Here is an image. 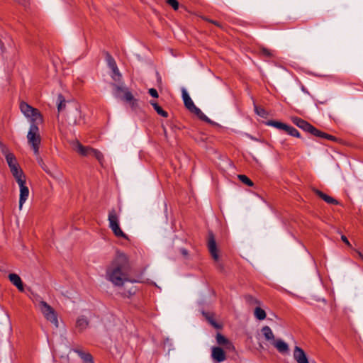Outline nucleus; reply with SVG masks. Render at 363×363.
<instances>
[{
  "instance_id": "nucleus-1",
  "label": "nucleus",
  "mask_w": 363,
  "mask_h": 363,
  "mask_svg": "<svg viewBox=\"0 0 363 363\" xmlns=\"http://www.w3.org/2000/svg\"><path fill=\"white\" fill-rule=\"evenodd\" d=\"M130 265L126 256L121 254L116 257L107 269L108 280L115 286H121L125 281L136 282L128 278Z\"/></svg>"
},
{
  "instance_id": "nucleus-2",
  "label": "nucleus",
  "mask_w": 363,
  "mask_h": 363,
  "mask_svg": "<svg viewBox=\"0 0 363 363\" xmlns=\"http://www.w3.org/2000/svg\"><path fill=\"white\" fill-rule=\"evenodd\" d=\"M106 61L107 63V66L110 69L109 75L111 77V79L115 82L114 84H124V82L122 80V74L117 66L116 60L108 52H106Z\"/></svg>"
},
{
  "instance_id": "nucleus-3",
  "label": "nucleus",
  "mask_w": 363,
  "mask_h": 363,
  "mask_svg": "<svg viewBox=\"0 0 363 363\" xmlns=\"http://www.w3.org/2000/svg\"><path fill=\"white\" fill-rule=\"evenodd\" d=\"M108 220L109 222V228L112 230L114 235L118 238H123L128 240V235L123 233L119 225L118 216L114 208L108 212Z\"/></svg>"
},
{
  "instance_id": "nucleus-4",
  "label": "nucleus",
  "mask_w": 363,
  "mask_h": 363,
  "mask_svg": "<svg viewBox=\"0 0 363 363\" xmlns=\"http://www.w3.org/2000/svg\"><path fill=\"white\" fill-rule=\"evenodd\" d=\"M208 248L209 250V252L213 257V259L217 262V267L220 272L224 271V267L223 264L218 262L219 259V255L218 253V248L215 239V236L212 231L208 232Z\"/></svg>"
},
{
  "instance_id": "nucleus-5",
  "label": "nucleus",
  "mask_w": 363,
  "mask_h": 363,
  "mask_svg": "<svg viewBox=\"0 0 363 363\" xmlns=\"http://www.w3.org/2000/svg\"><path fill=\"white\" fill-rule=\"evenodd\" d=\"M39 307L44 317L56 327H58L57 316L54 308L44 301L39 303Z\"/></svg>"
},
{
  "instance_id": "nucleus-6",
  "label": "nucleus",
  "mask_w": 363,
  "mask_h": 363,
  "mask_svg": "<svg viewBox=\"0 0 363 363\" xmlns=\"http://www.w3.org/2000/svg\"><path fill=\"white\" fill-rule=\"evenodd\" d=\"M111 86L113 87V91L116 96L118 97L121 93H123V98L125 101H131L133 100L134 97L132 93L128 89L125 84H111Z\"/></svg>"
},
{
  "instance_id": "nucleus-7",
  "label": "nucleus",
  "mask_w": 363,
  "mask_h": 363,
  "mask_svg": "<svg viewBox=\"0 0 363 363\" xmlns=\"http://www.w3.org/2000/svg\"><path fill=\"white\" fill-rule=\"evenodd\" d=\"M28 141L30 145H31L34 153L35 155L38 154L39 146L40 144L41 138L39 134H33L31 132H28L27 135Z\"/></svg>"
},
{
  "instance_id": "nucleus-8",
  "label": "nucleus",
  "mask_w": 363,
  "mask_h": 363,
  "mask_svg": "<svg viewBox=\"0 0 363 363\" xmlns=\"http://www.w3.org/2000/svg\"><path fill=\"white\" fill-rule=\"evenodd\" d=\"M211 357L214 362L220 363L226 359V354L221 347H213L211 351Z\"/></svg>"
},
{
  "instance_id": "nucleus-9",
  "label": "nucleus",
  "mask_w": 363,
  "mask_h": 363,
  "mask_svg": "<svg viewBox=\"0 0 363 363\" xmlns=\"http://www.w3.org/2000/svg\"><path fill=\"white\" fill-rule=\"evenodd\" d=\"M294 357L297 363H309L306 354L303 349L296 346L294 351Z\"/></svg>"
},
{
  "instance_id": "nucleus-10",
  "label": "nucleus",
  "mask_w": 363,
  "mask_h": 363,
  "mask_svg": "<svg viewBox=\"0 0 363 363\" xmlns=\"http://www.w3.org/2000/svg\"><path fill=\"white\" fill-rule=\"evenodd\" d=\"M190 112L194 113L196 115V116L202 121H204L208 124H211L213 126H218L219 125L216 123L211 120L208 117H207L202 111L196 106L194 108H193Z\"/></svg>"
},
{
  "instance_id": "nucleus-11",
  "label": "nucleus",
  "mask_w": 363,
  "mask_h": 363,
  "mask_svg": "<svg viewBox=\"0 0 363 363\" xmlns=\"http://www.w3.org/2000/svg\"><path fill=\"white\" fill-rule=\"evenodd\" d=\"M291 121L294 125L298 126L299 128L302 129L303 130L308 133L311 124L309 123L308 121L297 117L294 116L291 118Z\"/></svg>"
},
{
  "instance_id": "nucleus-12",
  "label": "nucleus",
  "mask_w": 363,
  "mask_h": 363,
  "mask_svg": "<svg viewBox=\"0 0 363 363\" xmlns=\"http://www.w3.org/2000/svg\"><path fill=\"white\" fill-rule=\"evenodd\" d=\"M20 187V196H19V209L22 208L23 204L27 200L29 195V189L26 184L19 185Z\"/></svg>"
},
{
  "instance_id": "nucleus-13",
  "label": "nucleus",
  "mask_w": 363,
  "mask_h": 363,
  "mask_svg": "<svg viewBox=\"0 0 363 363\" xmlns=\"http://www.w3.org/2000/svg\"><path fill=\"white\" fill-rule=\"evenodd\" d=\"M182 99H183L184 106L189 111H191L193 108H194L196 107V105L194 104V103L192 101V99H191L189 94H188V92L186 91V90L184 88L182 89Z\"/></svg>"
},
{
  "instance_id": "nucleus-14",
  "label": "nucleus",
  "mask_w": 363,
  "mask_h": 363,
  "mask_svg": "<svg viewBox=\"0 0 363 363\" xmlns=\"http://www.w3.org/2000/svg\"><path fill=\"white\" fill-rule=\"evenodd\" d=\"M73 150L77 152L81 156H87L89 152V147L84 146L79 141H75L72 145Z\"/></svg>"
},
{
  "instance_id": "nucleus-15",
  "label": "nucleus",
  "mask_w": 363,
  "mask_h": 363,
  "mask_svg": "<svg viewBox=\"0 0 363 363\" xmlns=\"http://www.w3.org/2000/svg\"><path fill=\"white\" fill-rule=\"evenodd\" d=\"M9 279L10 281L20 291H24L23 284L21 277L14 273L9 274Z\"/></svg>"
},
{
  "instance_id": "nucleus-16",
  "label": "nucleus",
  "mask_w": 363,
  "mask_h": 363,
  "mask_svg": "<svg viewBox=\"0 0 363 363\" xmlns=\"http://www.w3.org/2000/svg\"><path fill=\"white\" fill-rule=\"evenodd\" d=\"M314 192H315V194L317 196H318L324 201H325L326 203H328L329 204H333V205H337V204H339V202H338L337 200H336L334 198H333V197L325 194V193H323L320 190H318V189H314Z\"/></svg>"
},
{
  "instance_id": "nucleus-17",
  "label": "nucleus",
  "mask_w": 363,
  "mask_h": 363,
  "mask_svg": "<svg viewBox=\"0 0 363 363\" xmlns=\"http://www.w3.org/2000/svg\"><path fill=\"white\" fill-rule=\"evenodd\" d=\"M272 345L281 354L286 353L289 351L288 344L281 339L275 340L272 342Z\"/></svg>"
},
{
  "instance_id": "nucleus-18",
  "label": "nucleus",
  "mask_w": 363,
  "mask_h": 363,
  "mask_svg": "<svg viewBox=\"0 0 363 363\" xmlns=\"http://www.w3.org/2000/svg\"><path fill=\"white\" fill-rule=\"evenodd\" d=\"M216 342L220 345H224L227 349L233 348V345L224 335L220 333L216 335Z\"/></svg>"
},
{
  "instance_id": "nucleus-19",
  "label": "nucleus",
  "mask_w": 363,
  "mask_h": 363,
  "mask_svg": "<svg viewBox=\"0 0 363 363\" xmlns=\"http://www.w3.org/2000/svg\"><path fill=\"white\" fill-rule=\"evenodd\" d=\"M262 333L267 341H270L271 343L275 340L274 335L272 330V329L267 326L265 325L262 328Z\"/></svg>"
},
{
  "instance_id": "nucleus-20",
  "label": "nucleus",
  "mask_w": 363,
  "mask_h": 363,
  "mask_svg": "<svg viewBox=\"0 0 363 363\" xmlns=\"http://www.w3.org/2000/svg\"><path fill=\"white\" fill-rule=\"evenodd\" d=\"M20 108L21 112L26 116L27 118L29 117L30 114L31 113H35V108L32 107L27 103L22 101L20 104Z\"/></svg>"
},
{
  "instance_id": "nucleus-21",
  "label": "nucleus",
  "mask_w": 363,
  "mask_h": 363,
  "mask_svg": "<svg viewBox=\"0 0 363 363\" xmlns=\"http://www.w3.org/2000/svg\"><path fill=\"white\" fill-rule=\"evenodd\" d=\"M73 351L77 353L83 360L84 363H91V354L84 352L82 349H74Z\"/></svg>"
},
{
  "instance_id": "nucleus-22",
  "label": "nucleus",
  "mask_w": 363,
  "mask_h": 363,
  "mask_svg": "<svg viewBox=\"0 0 363 363\" xmlns=\"http://www.w3.org/2000/svg\"><path fill=\"white\" fill-rule=\"evenodd\" d=\"M283 130L291 136L301 138L300 133L294 127L285 123Z\"/></svg>"
},
{
  "instance_id": "nucleus-23",
  "label": "nucleus",
  "mask_w": 363,
  "mask_h": 363,
  "mask_svg": "<svg viewBox=\"0 0 363 363\" xmlns=\"http://www.w3.org/2000/svg\"><path fill=\"white\" fill-rule=\"evenodd\" d=\"M2 152L5 155L6 160L9 167L18 164L16 162V158L13 153L9 152L7 150H4V148L2 149Z\"/></svg>"
},
{
  "instance_id": "nucleus-24",
  "label": "nucleus",
  "mask_w": 363,
  "mask_h": 363,
  "mask_svg": "<svg viewBox=\"0 0 363 363\" xmlns=\"http://www.w3.org/2000/svg\"><path fill=\"white\" fill-rule=\"evenodd\" d=\"M35 113H31L28 118H30V123L37 122L38 123H42L43 122V115L40 111L35 108Z\"/></svg>"
},
{
  "instance_id": "nucleus-25",
  "label": "nucleus",
  "mask_w": 363,
  "mask_h": 363,
  "mask_svg": "<svg viewBox=\"0 0 363 363\" xmlns=\"http://www.w3.org/2000/svg\"><path fill=\"white\" fill-rule=\"evenodd\" d=\"M150 103L153 106L154 109L157 113V114H159L160 116L164 117V118L168 117V116H169L168 113L166 111L163 110L161 106H160L159 104L156 101H150Z\"/></svg>"
},
{
  "instance_id": "nucleus-26",
  "label": "nucleus",
  "mask_w": 363,
  "mask_h": 363,
  "mask_svg": "<svg viewBox=\"0 0 363 363\" xmlns=\"http://www.w3.org/2000/svg\"><path fill=\"white\" fill-rule=\"evenodd\" d=\"M253 106L255 112L257 115L263 118H267L268 112L264 108L257 106L255 101H253Z\"/></svg>"
},
{
  "instance_id": "nucleus-27",
  "label": "nucleus",
  "mask_w": 363,
  "mask_h": 363,
  "mask_svg": "<svg viewBox=\"0 0 363 363\" xmlns=\"http://www.w3.org/2000/svg\"><path fill=\"white\" fill-rule=\"evenodd\" d=\"M203 315L206 318L208 322L216 329L221 328V325L218 324L213 318V315L208 312L203 311Z\"/></svg>"
},
{
  "instance_id": "nucleus-28",
  "label": "nucleus",
  "mask_w": 363,
  "mask_h": 363,
  "mask_svg": "<svg viewBox=\"0 0 363 363\" xmlns=\"http://www.w3.org/2000/svg\"><path fill=\"white\" fill-rule=\"evenodd\" d=\"M265 124L268 126H272L274 128H276L279 130H282L284 127L285 123L278 121H274V120H269L267 122H265Z\"/></svg>"
},
{
  "instance_id": "nucleus-29",
  "label": "nucleus",
  "mask_w": 363,
  "mask_h": 363,
  "mask_svg": "<svg viewBox=\"0 0 363 363\" xmlns=\"http://www.w3.org/2000/svg\"><path fill=\"white\" fill-rule=\"evenodd\" d=\"M89 322L84 317L79 318L76 323V326L79 330H82L88 326Z\"/></svg>"
},
{
  "instance_id": "nucleus-30",
  "label": "nucleus",
  "mask_w": 363,
  "mask_h": 363,
  "mask_svg": "<svg viewBox=\"0 0 363 363\" xmlns=\"http://www.w3.org/2000/svg\"><path fill=\"white\" fill-rule=\"evenodd\" d=\"M57 110L59 112L62 111L66 105V100L62 94H59L57 100Z\"/></svg>"
},
{
  "instance_id": "nucleus-31",
  "label": "nucleus",
  "mask_w": 363,
  "mask_h": 363,
  "mask_svg": "<svg viewBox=\"0 0 363 363\" xmlns=\"http://www.w3.org/2000/svg\"><path fill=\"white\" fill-rule=\"evenodd\" d=\"M13 177L15 178L16 182L18 185H21L23 184H26V176L22 171V169L19 170V173L17 174H13Z\"/></svg>"
},
{
  "instance_id": "nucleus-32",
  "label": "nucleus",
  "mask_w": 363,
  "mask_h": 363,
  "mask_svg": "<svg viewBox=\"0 0 363 363\" xmlns=\"http://www.w3.org/2000/svg\"><path fill=\"white\" fill-rule=\"evenodd\" d=\"M92 157H94L99 161L101 166L104 165V155L100 151L92 148Z\"/></svg>"
},
{
  "instance_id": "nucleus-33",
  "label": "nucleus",
  "mask_w": 363,
  "mask_h": 363,
  "mask_svg": "<svg viewBox=\"0 0 363 363\" xmlns=\"http://www.w3.org/2000/svg\"><path fill=\"white\" fill-rule=\"evenodd\" d=\"M255 315L258 320H262L266 318V313L261 308L257 307L255 310Z\"/></svg>"
},
{
  "instance_id": "nucleus-34",
  "label": "nucleus",
  "mask_w": 363,
  "mask_h": 363,
  "mask_svg": "<svg viewBox=\"0 0 363 363\" xmlns=\"http://www.w3.org/2000/svg\"><path fill=\"white\" fill-rule=\"evenodd\" d=\"M238 179H240V182H242L243 184H246L248 186H254L253 182L245 174H239Z\"/></svg>"
},
{
  "instance_id": "nucleus-35",
  "label": "nucleus",
  "mask_w": 363,
  "mask_h": 363,
  "mask_svg": "<svg viewBox=\"0 0 363 363\" xmlns=\"http://www.w3.org/2000/svg\"><path fill=\"white\" fill-rule=\"evenodd\" d=\"M308 133H311V135H314V136H316L318 138H322L323 136V132L317 129L315 127H314L313 125H311Z\"/></svg>"
},
{
  "instance_id": "nucleus-36",
  "label": "nucleus",
  "mask_w": 363,
  "mask_h": 363,
  "mask_svg": "<svg viewBox=\"0 0 363 363\" xmlns=\"http://www.w3.org/2000/svg\"><path fill=\"white\" fill-rule=\"evenodd\" d=\"M40 123H38L37 122H32L30 123V127L28 132H31V133L33 134H39V128L38 125Z\"/></svg>"
},
{
  "instance_id": "nucleus-37",
  "label": "nucleus",
  "mask_w": 363,
  "mask_h": 363,
  "mask_svg": "<svg viewBox=\"0 0 363 363\" xmlns=\"http://www.w3.org/2000/svg\"><path fill=\"white\" fill-rule=\"evenodd\" d=\"M166 2L171 6L174 10L177 11L179 9V4L177 0H166Z\"/></svg>"
},
{
  "instance_id": "nucleus-38",
  "label": "nucleus",
  "mask_w": 363,
  "mask_h": 363,
  "mask_svg": "<svg viewBox=\"0 0 363 363\" xmlns=\"http://www.w3.org/2000/svg\"><path fill=\"white\" fill-rule=\"evenodd\" d=\"M9 168H10V170H11V172L12 173V174H18L19 170L21 169V168H19L18 164L10 166Z\"/></svg>"
},
{
  "instance_id": "nucleus-39",
  "label": "nucleus",
  "mask_w": 363,
  "mask_h": 363,
  "mask_svg": "<svg viewBox=\"0 0 363 363\" xmlns=\"http://www.w3.org/2000/svg\"><path fill=\"white\" fill-rule=\"evenodd\" d=\"M321 138L327 139V140H332V141H337V138H335V136H333L332 135L328 134V133H326L325 132H323V136H322Z\"/></svg>"
},
{
  "instance_id": "nucleus-40",
  "label": "nucleus",
  "mask_w": 363,
  "mask_h": 363,
  "mask_svg": "<svg viewBox=\"0 0 363 363\" xmlns=\"http://www.w3.org/2000/svg\"><path fill=\"white\" fill-rule=\"evenodd\" d=\"M261 53L263 55H264L266 57H270L272 56V52L269 50H268L267 48H262L261 49Z\"/></svg>"
},
{
  "instance_id": "nucleus-41",
  "label": "nucleus",
  "mask_w": 363,
  "mask_h": 363,
  "mask_svg": "<svg viewBox=\"0 0 363 363\" xmlns=\"http://www.w3.org/2000/svg\"><path fill=\"white\" fill-rule=\"evenodd\" d=\"M148 93L153 98H158V96H159L157 91L154 88L150 89L148 90Z\"/></svg>"
},
{
  "instance_id": "nucleus-42",
  "label": "nucleus",
  "mask_w": 363,
  "mask_h": 363,
  "mask_svg": "<svg viewBox=\"0 0 363 363\" xmlns=\"http://www.w3.org/2000/svg\"><path fill=\"white\" fill-rule=\"evenodd\" d=\"M38 163L40 165V167H42V169L46 172L47 173L50 174V170L48 169L47 165L43 162V160L42 159H40L38 160Z\"/></svg>"
},
{
  "instance_id": "nucleus-43",
  "label": "nucleus",
  "mask_w": 363,
  "mask_h": 363,
  "mask_svg": "<svg viewBox=\"0 0 363 363\" xmlns=\"http://www.w3.org/2000/svg\"><path fill=\"white\" fill-rule=\"evenodd\" d=\"M206 21L216 25V26L218 27H220V24L218 22V21H213V20H211V19H208V18H206Z\"/></svg>"
},
{
  "instance_id": "nucleus-44",
  "label": "nucleus",
  "mask_w": 363,
  "mask_h": 363,
  "mask_svg": "<svg viewBox=\"0 0 363 363\" xmlns=\"http://www.w3.org/2000/svg\"><path fill=\"white\" fill-rule=\"evenodd\" d=\"M341 239L345 244L350 245V242L346 236L342 235Z\"/></svg>"
},
{
  "instance_id": "nucleus-45",
  "label": "nucleus",
  "mask_w": 363,
  "mask_h": 363,
  "mask_svg": "<svg viewBox=\"0 0 363 363\" xmlns=\"http://www.w3.org/2000/svg\"><path fill=\"white\" fill-rule=\"evenodd\" d=\"M128 295H129V296L133 295V294H135V289L134 288H131V289L128 291Z\"/></svg>"
},
{
  "instance_id": "nucleus-46",
  "label": "nucleus",
  "mask_w": 363,
  "mask_h": 363,
  "mask_svg": "<svg viewBox=\"0 0 363 363\" xmlns=\"http://www.w3.org/2000/svg\"><path fill=\"white\" fill-rule=\"evenodd\" d=\"M180 251H181V253H182L183 255H184V256H186V255H188V251H187V250H186V249H184V248H182V249L180 250Z\"/></svg>"
},
{
  "instance_id": "nucleus-47",
  "label": "nucleus",
  "mask_w": 363,
  "mask_h": 363,
  "mask_svg": "<svg viewBox=\"0 0 363 363\" xmlns=\"http://www.w3.org/2000/svg\"><path fill=\"white\" fill-rule=\"evenodd\" d=\"M169 345V347L168 350L170 351L171 350L170 346L172 345V344L169 342V339H167L164 341V345Z\"/></svg>"
},
{
  "instance_id": "nucleus-48",
  "label": "nucleus",
  "mask_w": 363,
  "mask_h": 363,
  "mask_svg": "<svg viewBox=\"0 0 363 363\" xmlns=\"http://www.w3.org/2000/svg\"><path fill=\"white\" fill-rule=\"evenodd\" d=\"M301 90H302V91H303L304 93L309 94L308 91L307 90V89H306L304 86H302V87H301Z\"/></svg>"
},
{
  "instance_id": "nucleus-49",
  "label": "nucleus",
  "mask_w": 363,
  "mask_h": 363,
  "mask_svg": "<svg viewBox=\"0 0 363 363\" xmlns=\"http://www.w3.org/2000/svg\"><path fill=\"white\" fill-rule=\"evenodd\" d=\"M357 255H358V257H359L361 260H362V261H363V255H362L361 252H357Z\"/></svg>"
},
{
  "instance_id": "nucleus-50",
  "label": "nucleus",
  "mask_w": 363,
  "mask_h": 363,
  "mask_svg": "<svg viewBox=\"0 0 363 363\" xmlns=\"http://www.w3.org/2000/svg\"><path fill=\"white\" fill-rule=\"evenodd\" d=\"M6 317H7V320H8V323H9V328H11V324H10V320H9V315H8L7 314H6Z\"/></svg>"
},
{
  "instance_id": "nucleus-51",
  "label": "nucleus",
  "mask_w": 363,
  "mask_h": 363,
  "mask_svg": "<svg viewBox=\"0 0 363 363\" xmlns=\"http://www.w3.org/2000/svg\"><path fill=\"white\" fill-rule=\"evenodd\" d=\"M157 80H158V81H160V82H161V77H160V76L159 75V74H158V73H157Z\"/></svg>"
},
{
  "instance_id": "nucleus-52",
  "label": "nucleus",
  "mask_w": 363,
  "mask_h": 363,
  "mask_svg": "<svg viewBox=\"0 0 363 363\" xmlns=\"http://www.w3.org/2000/svg\"><path fill=\"white\" fill-rule=\"evenodd\" d=\"M259 348H261V349H264V347H263V346H262V344H259Z\"/></svg>"
},
{
  "instance_id": "nucleus-53",
  "label": "nucleus",
  "mask_w": 363,
  "mask_h": 363,
  "mask_svg": "<svg viewBox=\"0 0 363 363\" xmlns=\"http://www.w3.org/2000/svg\"><path fill=\"white\" fill-rule=\"evenodd\" d=\"M1 50H3V48H4L3 45H1Z\"/></svg>"
},
{
  "instance_id": "nucleus-54",
  "label": "nucleus",
  "mask_w": 363,
  "mask_h": 363,
  "mask_svg": "<svg viewBox=\"0 0 363 363\" xmlns=\"http://www.w3.org/2000/svg\"><path fill=\"white\" fill-rule=\"evenodd\" d=\"M313 363H316V362H313Z\"/></svg>"
}]
</instances>
